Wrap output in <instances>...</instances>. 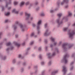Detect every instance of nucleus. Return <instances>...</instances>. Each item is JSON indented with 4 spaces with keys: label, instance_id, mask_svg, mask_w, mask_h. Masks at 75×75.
Here are the masks:
<instances>
[{
    "label": "nucleus",
    "instance_id": "obj_35",
    "mask_svg": "<svg viewBox=\"0 0 75 75\" xmlns=\"http://www.w3.org/2000/svg\"><path fill=\"white\" fill-rule=\"evenodd\" d=\"M29 4V2H27L26 3V5H28V4Z\"/></svg>",
    "mask_w": 75,
    "mask_h": 75
},
{
    "label": "nucleus",
    "instance_id": "obj_4",
    "mask_svg": "<svg viewBox=\"0 0 75 75\" xmlns=\"http://www.w3.org/2000/svg\"><path fill=\"white\" fill-rule=\"evenodd\" d=\"M69 0H63V2H62L61 3V5H63L64 4V3H68Z\"/></svg>",
    "mask_w": 75,
    "mask_h": 75
},
{
    "label": "nucleus",
    "instance_id": "obj_41",
    "mask_svg": "<svg viewBox=\"0 0 75 75\" xmlns=\"http://www.w3.org/2000/svg\"><path fill=\"white\" fill-rule=\"evenodd\" d=\"M73 64H74V62H71L70 64V65H72Z\"/></svg>",
    "mask_w": 75,
    "mask_h": 75
},
{
    "label": "nucleus",
    "instance_id": "obj_10",
    "mask_svg": "<svg viewBox=\"0 0 75 75\" xmlns=\"http://www.w3.org/2000/svg\"><path fill=\"white\" fill-rule=\"evenodd\" d=\"M58 72V71H54V72H52V75H54L55 74H56V73H57Z\"/></svg>",
    "mask_w": 75,
    "mask_h": 75
},
{
    "label": "nucleus",
    "instance_id": "obj_43",
    "mask_svg": "<svg viewBox=\"0 0 75 75\" xmlns=\"http://www.w3.org/2000/svg\"><path fill=\"white\" fill-rule=\"evenodd\" d=\"M40 28V27L39 26H37V29H38H38Z\"/></svg>",
    "mask_w": 75,
    "mask_h": 75
},
{
    "label": "nucleus",
    "instance_id": "obj_56",
    "mask_svg": "<svg viewBox=\"0 0 75 75\" xmlns=\"http://www.w3.org/2000/svg\"><path fill=\"white\" fill-rule=\"evenodd\" d=\"M52 46H53V45H50V47H52Z\"/></svg>",
    "mask_w": 75,
    "mask_h": 75
},
{
    "label": "nucleus",
    "instance_id": "obj_36",
    "mask_svg": "<svg viewBox=\"0 0 75 75\" xmlns=\"http://www.w3.org/2000/svg\"><path fill=\"white\" fill-rule=\"evenodd\" d=\"M55 55V53H54L52 54V56H54V55Z\"/></svg>",
    "mask_w": 75,
    "mask_h": 75
},
{
    "label": "nucleus",
    "instance_id": "obj_40",
    "mask_svg": "<svg viewBox=\"0 0 75 75\" xmlns=\"http://www.w3.org/2000/svg\"><path fill=\"white\" fill-rule=\"evenodd\" d=\"M6 58V57H4V58H3V59L4 60Z\"/></svg>",
    "mask_w": 75,
    "mask_h": 75
},
{
    "label": "nucleus",
    "instance_id": "obj_23",
    "mask_svg": "<svg viewBox=\"0 0 75 75\" xmlns=\"http://www.w3.org/2000/svg\"><path fill=\"white\" fill-rule=\"evenodd\" d=\"M34 35V33H31V36L33 37V36Z\"/></svg>",
    "mask_w": 75,
    "mask_h": 75
},
{
    "label": "nucleus",
    "instance_id": "obj_11",
    "mask_svg": "<svg viewBox=\"0 0 75 75\" xmlns=\"http://www.w3.org/2000/svg\"><path fill=\"white\" fill-rule=\"evenodd\" d=\"M20 26L21 28H22V31H24V29L23 28V25H22V24H21L20 25Z\"/></svg>",
    "mask_w": 75,
    "mask_h": 75
},
{
    "label": "nucleus",
    "instance_id": "obj_59",
    "mask_svg": "<svg viewBox=\"0 0 75 75\" xmlns=\"http://www.w3.org/2000/svg\"><path fill=\"white\" fill-rule=\"evenodd\" d=\"M45 48H46V50L47 49V47H45Z\"/></svg>",
    "mask_w": 75,
    "mask_h": 75
},
{
    "label": "nucleus",
    "instance_id": "obj_9",
    "mask_svg": "<svg viewBox=\"0 0 75 75\" xmlns=\"http://www.w3.org/2000/svg\"><path fill=\"white\" fill-rule=\"evenodd\" d=\"M13 43L15 44L17 46V47H20V44L17 43V42H13Z\"/></svg>",
    "mask_w": 75,
    "mask_h": 75
},
{
    "label": "nucleus",
    "instance_id": "obj_38",
    "mask_svg": "<svg viewBox=\"0 0 75 75\" xmlns=\"http://www.w3.org/2000/svg\"><path fill=\"white\" fill-rule=\"evenodd\" d=\"M44 62H41L42 65H44Z\"/></svg>",
    "mask_w": 75,
    "mask_h": 75
},
{
    "label": "nucleus",
    "instance_id": "obj_14",
    "mask_svg": "<svg viewBox=\"0 0 75 75\" xmlns=\"http://www.w3.org/2000/svg\"><path fill=\"white\" fill-rule=\"evenodd\" d=\"M47 55L48 56V58H51V57H52V56H51V54L50 53H48V54H47Z\"/></svg>",
    "mask_w": 75,
    "mask_h": 75
},
{
    "label": "nucleus",
    "instance_id": "obj_37",
    "mask_svg": "<svg viewBox=\"0 0 75 75\" xmlns=\"http://www.w3.org/2000/svg\"><path fill=\"white\" fill-rule=\"evenodd\" d=\"M33 27H35V24H33Z\"/></svg>",
    "mask_w": 75,
    "mask_h": 75
},
{
    "label": "nucleus",
    "instance_id": "obj_60",
    "mask_svg": "<svg viewBox=\"0 0 75 75\" xmlns=\"http://www.w3.org/2000/svg\"><path fill=\"white\" fill-rule=\"evenodd\" d=\"M71 47H72V46H71L70 47H69V48H71Z\"/></svg>",
    "mask_w": 75,
    "mask_h": 75
},
{
    "label": "nucleus",
    "instance_id": "obj_54",
    "mask_svg": "<svg viewBox=\"0 0 75 75\" xmlns=\"http://www.w3.org/2000/svg\"><path fill=\"white\" fill-rule=\"evenodd\" d=\"M38 4V2H36L35 3V4L36 5L37 4Z\"/></svg>",
    "mask_w": 75,
    "mask_h": 75
},
{
    "label": "nucleus",
    "instance_id": "obj_5",
    "mask_svg": "<svg viewBox=\"0 0 75 75\" xmlns=\"http://www.w3.org/2000/svg\"><path fill=\"white\" fill-rule=\"evenodd\" d=\"M45 36H48L50 35V33H48V30H46L44 34Z\"/></svg>",
    "mask_w": 75,
    "mask_h": 75
},
{
    "label": "nucleus",
    "instance_id": "obj_62",
    "mask_svg": "<svg viewBox=\"0 0 75 75\" xmlns=\"http://www.w3.org/2000/svg\"><path fill=\"white\" fill-rule=\"evenodd\" d=\"M33 18H31V20H32V19H33Z\"/></svg>",
    "mask_w": 75,
    "mask_h": 75
},
{
    "label": "nucleus",
    "instance_id": "obj_50",
    "mask_svg": "<svg viewBox=\"0 0 75 75\" xmlns=\"http://www.w3.org/2000/svg\"><path fill=\"white\" fill-rule=\"evenodd\" d=\"M25 45V43H24L22 44L23 45Z\"/></svg>",
    "mask_w": 75,
    "mask_h": 75
},
{
    "label": "nucleus",
    "instance_id": "obj_45",
    "mask_svg": "<svg viewBox=\"0 0 75 75\" xmlns=\"http://www.w3.org/2000/svg\"><path fill=\"white\" fill-rule=\"evenodd\" d=\"M73 69V67H71L70 69V70L71 71V70H72Z\"/></svg>",
    "mask_w": 75,
    "mask_h": 75
},
{
    "label": "nucleus",
    "instance_id": "obj_16",
    "mask_svg": "<svg viewBox=\"0 0 75 75\" xmlns=\"http://www.w3.org/2000/svg\"><path fill=\"white\" fill-rule=\"evenodd\" d=\"M69 16H72V13L70 12H68Z\"/></svg>",
    "mask_w": 75,
    "mask_h": 75
},
{
    "label": "nucleus",
    "instance_id": "obj_34",
    "mask_svg": "<svg viewBox=\"0 0 75 75\" xmlns=\"http://www.w3.org/2000/svg\"><path fill=\"white\" fill-rule=\"evenodd\" d=\"M2 34V33H0V38H1V35Z\"/></svg>",
    "mask_w": 75,
    "mask_h": 75
},
{
    "label": "nucleus",
    "instance_id": "obj_12",
    "mask_svg": "<svg viewBox=\"0 0 75 75\" xmlns=\"http://www.w3.org/2000/svg\"><path fill=\"white\" fill-rule=\"evenodd\" d=\"M41 22H42V21H41V20L39 21L38 22V25H40V24H41Z\"/></svg>",
    "mask_w": 75,
    "mask_h": 75
},
{
    "label": "nucleus",
    "instance_id": "obj_28",
    "mask_svg": "<svg viewBox=\"0 0 75 75\" xmlns=\"http://www.w3.org/2000/svg\"><path fill=\"white\" fill-rule=\"evenodd\" d=\"M49 65H51V62H50L48 64Z\"/></svg>",
    "mask_w": 75,
    "mask_h": 75
},
{
    "label": "nucleus",
    "instance_id": "obj_8",
    "mask_svg": "<svg viewBox=\"0 0 75 75\" xmlns=\"http://www.w3.org/2000/svg\"><path fill=\"white\" fill-rule=\"evenodd\" d=\"M12 13H15L16 14H18V12L16 11V9H13L12 11Z\"/></svg>",
    "mask_w": 75,
    "mask_h": 75
},
{
    "label": "nucleus",
    "instance_id": "obj_27",
    "mask_svg": "<svg viewBox=\"0 0 75 75\" xmlns=\"http://www.w3.org/2000/svg\"><path fill=\"white\" fill-rule=\"evenodd\" d=\"M47 23H46L45 25V28L47 27Z\"/></svg>",
    "mask_w": 75,
    "mask_h": 75
},
{
    "label": "nucleus",
    "instance_id": "obj_32",
    "mask_svg": "<svg viewBox=\"0 0 75 75\" xmlns=\"http://www.w3.org/2000/svg\"><path fill=\"white\" fill-rule=\"evenodd\" d=\"M18 57L19 58H21V54L19 55Z\"/></svg>",
    "mask_w": 75,
    "mask_h": 75
},
{
    "label": "nucleus",
    "instance_id": "obj_44",
    "mask_svg": "<svg viewBox=\"0 0 75 75\" xmlns=\"http://www.w3.org/2000/svg\"><path fill=\"white\" fill-rule=\"evenodd\" d=\"M45 43H47V40H45Z\"/></svg>",
    "mask_w": 75,
    "mask_h": 75
},
{
    "label": "nucleus",
    "instance_id": "obj_58",
    "mask_svg": "<svg viewBox=\"0 0 75 75\" xmlns=\"http://www.w3.org/2000/svg\"><path fill=\"white\" fill-rule=\"evenodd\" d=\"M40 33V31H38V34H39V33Z\"/></svg>",
    "mask_w": 75,
    "mask_h": 75
},
{
    "label": "nucleus",
    "instance_id": "obj_51",
    "mask_svg": "<svg viewBox=\"0 0 75 75\" xmlns=\"http://www.w3.org/2000/svg\"><path fill=\"white\" fill-rule=\"evenodd\" d=\"M11 50H13V47H11Z\"/></svg>",
    "mask_w": 75,
    "mask_h": 75
},
{
    "label": "nucleus",
    "instance_id": "obj_3",
    "mask_svg": "<svg viewBox=\"0 0 75 75\" xmlns=\"http://www.w3.org/2000/svg\"><path fill=\"white\" fill-rule=\"evenodd\" d=\"M62 71L64 72V74H65L67 72V69H66V67H63V69H62Z\"/></svg>",
    "mask_w": 75,
    "mask_h": 75
},
{
    "label": "nucleus",
    "instance_id": "obj_39",
    "mask_svg": "<svg viewBox=\"0 0 75 75\" xmlns=\"http://www.w3.org/2000/svg\"><path fill=\"white\" fill-rule=\"evenodd\" d=\"M53 12H54V11L53 10L50 11V13H53Z\"/></svg>",
    "mask_w": 75,
    "mask_h": 75
},
{
    "label": "nucleus",
    "instance_id": "obj_61",
    "mask_svg": "<svg viewBox=\"0 0 75 75\" xmlns=\"http://www.w3.org/2000/svg\"><path fill=\"white\" fill-rule=\"evenodd\" d=\"M38 9H39V8H38V9H36V10H38Z\"/></svg>",
    "mask_w": 75,
    "mask_h": 75
},
{
    "label": "nucleus",
    "instance_id": "obj_13",
    "mask_svg": "<svg viewBox=\"0 0 75 75\" xmlns=\"http://www.w3.org/2000/svg\"><path fill=\"white\" fill-rule=\"evenodd\" d=\"M67 45V43H65L64 44L62 45V47L63 48H65L66 47V45Z\"/></svg>",
    "mask_w": 75,
    "mask_h": 75
},
{
    "label": "nucleus",
    "instance_id": "obj_47",
    "mask_svg": "<svg viewBox=\"0 0 75 75\" xmlns=\"http://www.w3.org/2000/svg\"><path fill=\"white\" fill-rule=\"evenodd\" d=\"M57 44V43L56 42H55L54 43V45H56Z\"/></svg>",
    "mask_w": 75,
    "mask_h": 75
},
{
    "label": "nucleus",
    "instance_id": "obj_49",
    "mask_svg": "<svg viewBox=\"0 0 75 75\" xmlns=\"http://www.w3.org/2000/svg\"><path fill=\"white\" fill-rule=\"evenodd\" d=\"M11 8V7H9L8 8V10H10Z\"/></svg>",
    "mask_w": 75,
    "mask_h": 75
},
{
    "label": "nucleus",
    "instance_id": "obj_48",
    "mask_svg": "<svg viewBox=\"0 0 75 75\" xmlns=\"http://www.w3.org/2000/svg\"><path fill=\"white\" fill-rule=\"evenodd\" d=\"M68 7V5H67V6H65V8H67Z\"/></svg>",
    "mask_w": 75,
    "mask_h": 75
},
{
    "label": "nucleus",
    "instance_id": "obj_17",
    "mask_svg": "<svg viewBox=\"0 0 75 75\" xmlns=\"http://www.w3.org/2000/svg\"><path fill=\"white\" fill-rule=\"evenodd\" d=\"M51 41H52V42H54V40H55V39H54V38H53L52 37H51L50 38Z\"/></svg>",
    "mask_w": 75,
    "mask_h": 75
},
{
    "label": "nucleus",
    "instance_id": "obj_18",
    "mask_svg": "<svg viewBox=\"0 0 75 75\" xmlns=\"http://www.w3.org/2000/svg\"><path fill=\"white\" fill-rule=\"evenodd\" d=\"M18 4V2L16 1H15L14 2V4L15 5H17Z\"/></svg>",
    "mask_w": 75,
    "mask_h": 75
},
{
    "label": "nucleus",
    "instance_id": "obj_64",
    "mask_svg": "<svg viewBox=\"0 0 75 75\" xmlns=\"http://www.w3.org/2000/svg\"><path fill=\"white\" fill-rule=\"evenodd\" d=\"M2 10H3V8H2Z\"/></svg>",
    "mask_w": 75,
    "mask_h": 75
},
{
    "label": "nucleus",
    "instance_id": "obj_42",
    "mask_svg": "<svg viewBox=\"0 0 75 75\" xmlns=\"http://www.w3.org/2000/svg\"><path fill=\"white\" fill-rule=\"evenodd\" d=\"M16 38H17L18 37V35H16L15 36Z\"/></svg>",
    "mask_w": 75,
    "mask_h": 75
},
{
    "label": "nucleus",
    "instance_id": "obj_52",
    "mask_svg": "<svg viewBox=\"0 0 75 75\" xmlns=\"http://www.w3.org/2000/svg\"><path fill=\"white\" fill-rule=\"evenodd\" d=\"M8 50H9V48H8L6 49V51H8Z\"/></svg>",
    "mask_w": 75,
    "mask_h": 75
},
{
    "label": "nucleus",
    "instance_id": "obj_46",
    "mask_svg": "<svg viewBox=\"0 0 75 75\" xmlns=\"http://www.w3.org/2000/svg\"><path fill=\"white\" fill-rule=\"evenodd\" d=\"M41 56L40 55L39 56V58L41 59Z\"/></svg>",
    "mask_w": 75,
    "mask_h": 75
},
{
    "label": "nucleus",
    "instance_id": "obj_7",
    "mask_svg": "<svg viewBox=\"0 0 75 75\" xmlns=\"http://www.w3.org/2000/svg\"><path fill=\"white\" fill-rule=\"evenodd\" d=\"M24 3H25L24 1H22L21 2L20 4V7H22V6H23V5L24 4Z\"/></svg>",
    "mask_w": 75,
    "mask_h": 75
},
{
    "label": "nucleus",
    "instance_id": "obj_33",
    "mask_svg": "<svg viewBox=\"0 0 75 75\" xmlns=\"http://www.w3.org/2000/svg\"><path fill=\"white\" fill-rule=\"evenodd\" d=\"M8 21V20H5V23H7Z\"/></svg>",
    "mask_w": 75,
    "mask_h": 75
},
{
    "label": "nucleus",
    "instance_id": "obj_55",
    "mask_svg": "<svg viewBox=\"0 0 75 75\" xmlns=\"http://www.w3.org/2000/svg\"><path fill=\"white\" fill-rule=\"evenodd\" d=\"M16 27H14V30H15V29H16Z\"/></svg>",
    "mask_w": 75,
    "mask_h": 75
},
{
    "label": "nucleus",
    "instance_id": "obj_63",
    "mask_svg": "<svg viewBox=\"0 0 75 75\" xmlns=\"http://www.w3.org/2000/svg\"><path fill=\"white\" fill-rule=\"evenodd\" d=\"M59 43H60V44H61V42H60Z\"/></svg>",
    "mask_w": 75,
    "mask_h": 75
},
{
    "label": "nucleus",
    "instance_id": "obj_20",
    "mask_svg": "<svg viewBox=\"0 0 75 75\" xmlns=\"http://www.w3.org/2000/svg\"><path fill=\"white\" fill-rule=\"evenodd\" d=\"M5 16H6L10 15V12H8L7 13H5Z\"/></svg>",
    "mask_w": 75,
    "mask_h": 75
},
{
    "label": "nucleus",
    "instance_id": "obj_24",
    "mask_svg": "<svg viewBox=\"0 0 75 75\" xmlns=\"http://www.w3.org/2000/svg\"><path fill=\"white\" fill-rule=\"evenodd\" d=\"M45 15L44 14V13H42L41 14V16H44Z\"/></svg>",
    "mask_w": 75,
    "mask_h": 75
},
{
    "label": "nucleus",
    "instance_id": "obj_1",
    "mask_svg": "<svg viewBox=\"0 0 75 75\" xmlns=\"http://www.w3.org/2000/svg\"><path fill=\"white\" fill-rule=\"evenodd\" d=\"M75 34V31H72L71 32H69V35L70 38H72L73 37V36L74 35V34Z\"/></svg>",
    "mask_w": 75,
    "mask_h": 75
},
{
    "label": "nucleus",
    "instance_id": "obj_57",
    "mask_svg": "<svg viewBox=\"0 0 75 75\" xmlns=\"http://www.w3.org/2000/svg\"><path fill=\"white\" fill-rule=\"evenodd\" d=\"M30 49V48H28L27 49V50H29Z\"/></svg>",
    "mask_w": 75,
    "mask_h": 75
},
{
    "label": "nucleus",
    "instance_id": "obj_2",
    "mask_svg": "<svg viewBox=\"0 0 75 75\" xmlns=\"http://www.w3.org/2000/svg\"><path fill=\"white\" fill-rule=\"evenodd\" d=\"M69 57L68 55L66 54L64 57V61L65 64H66V63H67V62H68V60L67 59V57Z\"/></svg>",
    "mask_w": 75,
    "mask_h": 75
},
{
    "label": "nucleus",
    "instance_id": "obj_19",
    "mask_svg": "<svg viewBox=\"0 0 75 75\" xmlns=\"http://www.w3.org/2000/svg\"><path fill=\"white\" fill-rule=\"evenodd\" d=\"M68 29V28H65L63 29V30L64 31H65Z\"/></svg>",
    "mask_w": 75,
    "mask_h": 75
},
{
    "label": "nucleus",
    "instance_id": "obj_29",
    "mask_svg": "<svg viewBox=\"0 0 75 75\" xmlns=\"http://www.w3.org/2000/svg\"><path fill=\"white\" fill-rule=\"evenodd\" d=\"M15 62H16V60H15V59L13 60V63H15Z\"/></svg>",
    "mask_w": 75,
    "mask_h": 75
},
{
    "label": "nucleus",
    "instance_id": "obj_30",
    "mask_svg": "<svg viewBox=\"0 0 75 75\" xmlns=\"http://www.w3.org/2000/svg\"><path fill=\"white\" fill-rule=\"evenodd\" d=\"M8 6V4H7V3H6V7H7Z\"/></svg>",
    "mask_w": 75,
    "mask_h": 75
},
{
    "label": "nucleus",
    "instance_id": "obj_25",
    "mask_svg": "<svg viewBox=\"0 0 75 75\" xmlns=\"http://www.w3.org/2000/svg\"><path fill=\"white\" fill-rule=\"evenodd\" d=\"M9 2L8 3V4H11V0H9Z\"/></svg>",
    "mask_w": 75,
    "mask_h": 75
},
{
    "label": "nucleus",
    "instance_id": "obj_22",
    "mask_svg": "<svg viewBox=\"0 0 75 75\" xmlns=\"http://www.w3.org/2000/svg\"><path fill=\"white\" fill-rule=\"evenodd\" d=\"M62 14L61 13H59L58 14H57V16H58V17H61V16H62Z\"/></svg>",
    "mask_w": 75,
    "mask_h": 75
},
{
    "label": "nucleus",
    "instance_id": "obj_31",
    "mask_svg": "<svg viewBox=\"0 0 75 75\" xmlns=\"http://www.w3.org/2000/svg\"><path fill=\"white\" fill-rule=\"evenodd\" d=\"M39 51H41V47H39L38 49Z\"/></svg>",
    "mask_w": 75,
    "mask_h": 75
},
{
    "label": "nucleus",
    "instance_id": "obj_15",
    "mask_svg": "<svg viewBox=\"0 0 75 75\" xmlns=\"http://www.w3.org/2000/svg\"><path fill=\"white\" fill-rule=\"evenodd\" d=\"M59 19H58L57 20V23H58L59 25L60 24H61V23H62V22H61V23H59Z\"/></svg>",
    "mask_w": 75,
    "mask_h": 75
},
{
    "label": "nucleus",
    "instance_id": "obj_6",
    "mask_svg": "<svg viewBox=\"0 0 75 75\" xmlns=\"http://www.w3.org/2000/svg\"><path fill=\"white\" fill-rule=\"evenodd\" d=\"M25 15L26 16H27L26 18L27 20V19H28L29 17H30V14H28L26 12L25 13Z\"/></svg>",
    "mask_w": 75,
    "mask_h": 75
},
{
    "label": "nucleus",
    "instance_id": "obj_26",
    "mask_svg": "<svg viewBox=\"0 0 75 75\" xmlns=\"http://www.w3.org/2000/svg\"><path fill=\"white\" fill-rule=\"evenodd\" d=\"M34 44V42H31L30 44V45H33Z\"/></svg>",
    "mask_w": 75,
    "mask_h": 75
},
{
    "label": "nucleus",
    "instance_id": "obj_53",
    "mask_svg": "<svg viewBox=\"0 0 75 75\" xmlns=\"http://www.w3.org/2000/svg\"><path fill=\"white\" fill-rule=\"evenodd\" d=\"M16 24H18V21L16 22Z\"/></svg>",
    "mask_w": 75,
    "mask_h": 75
},
{
    "label": "nucleus",
    "instance_id": "obj_21",
    "mask_svg": "<svg viewBox=\"0 0 75 75\" xmlns=\"http://www.w3.org/2000/svg\"><path fill=\"white\" fill-rule=\"evenodd\" d=\"M11 45V43L10 42H8L6 44V46H9Z\"/></svg>",
    "mask_w": 75,
    "mask_h": 75
}]
</instances>
